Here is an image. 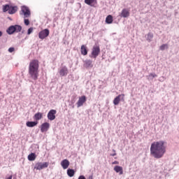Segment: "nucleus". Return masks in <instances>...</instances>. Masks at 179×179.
<instances>
[{
	"instance_id": "1",
	"label": "nucleus",
	"mask_w": 179,
	"mask_h": 179,
	"mask_svg": "<svg viewBox=\"0 0 179 179\" xmlns=\"http://www.w3.org/2000/svg\"><path fill=\"white\" fill-rule=\"evenodd\" d=\"M166 143L163 141H155L150 146V155L155 159H162L166 153Z\"/></svg>"
},
{
	"instance_id": "2",
	"label": "nucleus",
	"mask_w": 179,
	"mask_h": 179,
	"mask_svg": "<svg viewBox=\"0 0 179 179\" xmlns=\"http://www.w3.org/2000/svg\"><path fill=\"white\" fill-rule=\"evenodd\" d=\"M38 68H40V63L37 59H33L29 62V75L34 80L38 79Z\"/></svg>"
},
{
	"instance_id": "3",
	"label": "nucleus",
	"mask_w": 179,
	"mask_h": 179,
	"mask_svg": "<svg viewBox=\"0 0 179 179\" xmlns=\"http://www.w3.org/2000/svg\"><path fill=\"white\" fill-rule=\"evenodd\" d=\"M50 164L48 162H37L34 166L35 170H43V169H47Z\"/></svg>"
},
{
	"instance_id": "4",
	"label": "nucleus",
	"mask_w": 179,
	"mask_h": 179,
	"mask_svg": "<svg viewBox=\"0 0 179 179\" xmlns=\"http://www.w3.org/2000/svg\"><path fill=\"white\" fill-rule=\"evenodd\" d=\"M48 36H50V30L48 29H45L38 33V38L41 40H44V38H46Z\"/></svg>"
},
{
	"instance_id": "5",
	"label": "nucleus",
	"mask_w": 179,
	"mask_h": 179,
	"mask_svg": "<svg viewBox=\"0 0 179 179\" xmlns=\"http://www.w3.org/2000/svg\"><path fill=\"white\" fill-rule=\"evenodd\" d=\"M21 12L22 13H20V15H24V19H26V17H30L31 13H30V10L27 8V6H22L21 8Z\"/></svg>"
},
{
	"instance_id": "6",
	"label": "nucleus",
	"mask_w": 179,
	"mask_h": 179,
	"mask_svg": "<svg viewBox=\"0 0 179 179\" xmlns=\"http://www.w3.org/2000/svg\"><path fill=\"white\" fill-rule=\"evenodd\" d=\"M91 54L92 58H97V57H99V54H100V46L94 45Z\"/></svg>"
},
{
	"instance_id": "7",
	"label": "nucleus",
	"mask_w": 179,
	"mask_h": 179,
	"mask_svg": "<svg viewBox=\"0 0 179 179\" xmlns=\"http://www.w3.org/2000/svg\"><path fill=\"white\" fill-rule=\"evenodd\" d=\"M124 97H125V94H119L116 96L113 100L114 106H118L120 104V101H121V100H124Z\"/></svg>"
},
{
	"instance_id": "8",
	"label": "nucleus",
	"mask_w": 179,
	"mask_h": 179,
	"mask_svg": "<svg viewBox=\"0 0 179 179\" xmlns=\"http://www.w3.org/2000/svg\"><path fill=\"white\" fill-rule=\"evenodd\" d=\"M55 114H57L56 110H50L48 113V119L50 121H54V120H55Z\"/></svg>"
},
{
	"instance_id": "9",
	"label": "nucleus",
	"mask_w": 179,
	"mask_h": 179,
	"mask_svg": "<svg viewBox=\"0 0 179 179\" xmlns=\"http://www.w3.org/2000/svg\"><path fill=\"white\" fill-rule=\"evenodd\" d=\"M86 96H82L79 98L78 101H77V107H82L85 103H86Z\"/></svg>"
},
{
	"instance_id": "10",
	"label": "nucleus",
	"mask_w": 179,
	"mask_h": 179,
	"mask_svg": "<svg viewBox=\"0 0 179 179\" xmlns=\"http://www.w3.org/2000/svg\"><path fill=\"white\" fill-rule=\"evenodd\" d=\"M50 129V123L48 122H45L43 123L41 126V132H47Z\"/></svg>"
},
{
	"instance_id": "11",
	"label": "nucleus",
	"mask_w": 179,
	"mask_h": 179,
	"mask_svg": "<svg viewBox=\"0 0 179 179\" xmlns=\"http://www.w3.org/2000/svg\"><path fill=\"white\" fill-rule=\"evenodd\" d=\"M60 76H66L68 73H69V71H68V68L66 66H63L59 72Z\"/></svg>"
},
{
	"instance_id": "12",
	"label": "nucleus",
	"mask_w": 179,
	"mask_h": 179,
	"mask_svg": "<svg viewBox=\"0 0 179 179\" xmlns=\"http://www.w3.org/2000/svg\"><path fill=\"white\" fill-rule=\"evenodd\" d=\"M85 3L90 6H92L93 8H96V6L97 5V0H85Z\"/></svg>"
},
{
	"instance_id": "13",
	"label": "nucleus",
	"mask_w": 179,
	"mask_h": 179,
	"mask_svg": "<svg viewBox=\"0 0 179 179\" xmlns=\"http://www.w3.org/2000/svg\"><path fill=\"white\" fill-rule=\"evenodd\" d=\"M129 10L124 8L122 10L120 16L121 17H129Z\"/></svg>"
},
{
	"instance_id": "14",
	"label": "nucleus",
	"mask_w": 179,
	"mask_h": 179,
	"mask_svg": "<svg viewBox=\"0 0 179 179\" xmlns=\"http://www.w3.org/2000/svg\"><path fill=\"white\" fill-rule=\"evenodd\" d=\"M69 164H70V163L68 159H64L61 162V166L64 169V170H66V169H68V167H69Z\"/></svg>"
},
{
	"instance_id": "15",
	"label": "nucleus",
	"mask_w": 179,
	"mask_h": 179,
	"mask_svg": "<svg viewBox=\"0 0 179 179\" xmlns=\"http://www.w3.org/2000/svg\"><path fill=\"white\" fill-rule=\"evenodd\" d=\"M17 12V6H10L8 9V13L10 15H13L14 13H16Z\"/></svg>"
},
{
	"instance_id": "16",
	"label": "nucleus",
	"mask_w": 179,
	"mask_h": 179,
	"mask_svg": "<svg viewBox=\"0 0 179 179\" xmlns=\"http://www.w3.org/2000/svg\"><path fill=\"white\" fill-rule=\"evenodd\" d=\"M114 170L115 171L116 173H120V176H122V174H124V171L122 169V166H115L114 167Z\"/></svg>"
},
{
	"instance_id": "17",
	"label": "nucleus",
	"mask_w": 179,
	"mask_h": 179,
	"mask_svg": "<svg viewBox=\"0 0 179 179\" xmlns=\"http://www.w3.org/2000/svg\"><path fill=\"white\" fill-rule=\"evenodd\" d=\"M36 157H37V155H36V153L31 152L28 155V160H29V162H34Z\"/></svg>"
},
{
	"instance_id": "18",
	"label": "nucleus",
	"mask_w": 179,
	"mask_h": 179,
	"mask_svg": "<svg viewBox=\"0 0 179 179\" xmlns=\"http://www.w3.org/2000/svg\"><path fill=\"white\" fill-rule=\"evenodd\" d=\"M34 118L36 121H40L43 118V113L38 112L34 115Z\"/></svg>"
},
{
	"instance_id": "19",
	"label": "nucleus",
	"mask_w": 179,
	"mask_h": 179,
	"mask_svg": "<svg viewBox=\"0 0 179 179\" xmlns=\"http://www.w3.org/2000/svg\"><path fill=\"white\" fill-rule=\"evenodd\" d=\"M81 54L82 55H87V47L85 45H81Z\"/></svg>"
},
{
	"instance_id": "20",
	"label": "nucleus",
	"mask_w": 179,
	"mask_h": 179,
	"mask_svg": "<svg viewBox=\"0 0 179 179\" xmlns=\"http://www.w3.org/2000/svg\"><path fill=\"white\" fill-rule=\"evenodd\" d=\"M106 23L108 24H111V23H113V15H109L106 17Z\"/></svg>"
},
{
	"instance_id": "21",
	"label": "nucleus",
	"mask_w": 179,
	"mask_h": 179,
	"mask_svg": "<svg viewBox=\"0 0 179 179\" xmlns=\"http://www.w3.org/2000/svg\"><path fill=\"white\" fill-rule=\"evenodd\" d=\"M38 122H27L26 125L29 128H33V127H36L37 125Z\"/></svg>"
},
{
	"instance_id": "22",
	"label": "nucleus",
	"mask_w": 179,
	"mask_h": 179,
	"mask_svg": "<svg viewBox=\"0 0 179 179\" xmlns=\"http://www.w3.org/2000/svg\"><path fill=\"white\" fill-rule=\"evenodd\" d=\"M85 68H93V64L92 60H87L85 62Z\"/></svg>"
},
{
	"instance_id": "23",
	"label": "nucleus",
	"mask_w": 179,
	"mask_h": 179,
	"mask_svg": "<svg viewBox=\"0 0 179 179\" xmlns=\"http://www.w3.org/2000/svg\"><path fill=\"white\" fill-rule=\"evenodd\" d=\"M67 176H69V177H73V176H75V171L73 169H69L67 170Z\"/></svg>"
},
{
	"instance_id": "24",
	"label": "nucleus",
	"mask_w": 179,
	"mask_h": 179,
	"mask_svg": "<svg viewBox=\"0 0 179 179\" xmlns=\"http://www.w3.org/2000/svg\"><path fill=\"white\" fill-rule=\"evenodd\" d=\"M15 26H10L8 29H7V33L8 34H13L15 32Z\"/></svg>"
},
{
	"instance_id": "25",
	"label": "nucleus",
	"mask_w": 179,
	"mask_h": 179,
	"mask_svg": "<svg viewBox=\"0 0 179 179\" xmlns=\"http://www.w3.org/2000/svg\"><path fill=\"white\" fill-rule=\"evenodd\" d=\"M152 39H153V34L148 33L147 35V41H149V43H150V41H152Z\"/></svg>"
},
{
	"instance_id": "26",
	"label": "nucleus",
	"mask_w": 179,
	"mask_h": 179,
	"mask_svg": "<svg viewBox=\"0 0 179 179\" xmlns=\"http://www.w3.org/2000/svg\"><path fill=\"white\" fill-rule=\"evenodd\" d=\"M14 29L16 33H19L20 31H22V27L20 25L14 26Z\"/></svg>"
},
{
	"instance_id": "27",
	"label": "nucleus",
	"mask_w": 179,
	"mask_h": 179,
	"mask_svg": "<svg viewBox=\"0 0 179 179\" xmlns=\"http://www.w3.org/2000/svg\"><path fill=\"white\" fill-rule=\"evenodd\" d=\"M167 48H169V45L167 44H163L159 47V50H161V51H164Z\"/></svg>"
},
{
	"instance_id": "28",
	"label": "nucleus",
	"mask_w": 179,
	"mask_h": 179,
	"mask_svg": "<svg viewBox=\"0 0 179 179\" xmlns=\"http://www.w3.org/2000/svg\"><path fill=\"white\" fill-rule=\"evenodd\" d=\"M10 6H9V5H6L3 6V12H8L9 11V8Z\"/></svg>"
},
{
	"instance_id": "29",
	"label": "nucleus",
	"mask_w": 179,
	"mask_h": 179,
	"mask_svg": "<svg viewBox=\"0 0 179 179\" xmlns=\"http://www.w3.org/2000/svg\"><path fill=\"white\" fill-rule=\"evenodd\" d=\"M24 22L26 26H29L30 24V21L29 20V19H24Z\"/></svg>"
},
{
	"instance_id": "30",
	"label": "nucleus",
	"mask_w": 179,
	"mask_h": 179,
	"mask_svg": "<svg viewBox=\"0 0 179 179\" xmlns=\"http://www.w3.org/2000/svg\"><path fill=\"white\" fill-rule=\"evenodd\" d=\"M31 33H33V27H30V28L28 29L27 34H28V35H30V34H31Z\"/></svg>"
},
{
	"instance_id": "31",
	"label": "nucleus",
	"mask_w": 179,
	"mask_h": 179,
	"mask_svg": "<svg viewBox=\"0 0 179 179\" xmlns=\"http://www.w3.org/2000/svg\"><path fill=\"white\" fill-rule=\"evenodd\" d=\"M13 51H15V48H10L8 49V52H13Z\"/></svg>"
},
{
	"instance_id": "32",
	"label": "nucleus",
	"mask_w": 179,
	"mask_h": 179,
	"mask_svg": "<svg viewBox=\"0 0 179 179\" xmlns=\"http://www.w3.org/2000/svg\"><path fill=\"white\" fill-rule=\"evenodd\" d=\"M149 76H152V78H156V76H157V75H156L155 73H150L149 75Z\"/></svg>"
},
{
	"instance_id": "33",
	"label": "nucleus",
	"mask_w": 179,
	"mask_h": 179,
	"mask_svg": "<svg viewBox=\"0 0 179 179\" xmlns=\"http://www.w3.org/2000/svg\"><path fill=\"white\" fill-rule=\"evenodd\" d=\"M78 179H86V178L85 177V176H80L78 177Z\"/></svg>"
},
{
	"instance_id": "34",
	"label": "nucleus",
	"mask_w": 179,
	"mask_h": 179,
	"mask_svg": "<svg viewBox=\"0 0 179 179\" xmlns=\"http://www.w3.org/2000/svg\"><path fill=\"white\" fill-rule=\"evenodd\" d=\"M110 156H113V157H114V156H117V153H114V154H110Z\"/></svg>"
},
{
	"instance_id": "35",
	"label": "nucleus",
	"mask_w": 179,
	"mask_h": 179,
	"mask_svg": "<svg viewBox=\"0 0 179 179\" xmlns=\"http://www.w3.org/2000/svg\"><path fill=\"white\" fill-rule=\"evenodd\" d=\"M113 164H118V162L117 161H115L114 162H113Z\"/></svg>"
},
{
	"instance_id": "36",
	"label": "nucleus",
	"mask_w": 179,
	"mask_h": 179,
	"mask_svg": "<svg viewBox=\"0 0 179 179\" xmlns=\"http://www.w3.org/2000/svg\"><path fill=\"white\" fill-rule=\"evenodd\" d=\"M13 176H12V175H10L8 178H6V179H12Z\"/></svg>"
},
{
	"instance_id": "37",
	"label": "nucleus",
	"mask_w": 179,
	"mask_h": 179,
	"mask_svg": "<svg viewBox=\"0 0 179 179\" xmlns=\"http://www.w3.org/2000/svg\"><path fill=\"white\" fill-rule=\"evenodd\" d=\"M87 179H93V176H90Z\"/></svg>"
},
{
	"instance_id": "38",
	"label": "nucleus",
	"mask_w": 179,
	"mask_h": 179,
	"mask_svg": "<svg viewBox=\"0 0 179 179\" xmlns=\"http://www.w3.org/2000/svg\"><path fill=\"white\" fill-rule=\"evenodd\" d=\"M2 36V31H0V37Z\"/></svg>"
},
{
	"instance_id": "39",
	"label": "nucleus",
	"mask_w": 179,
	"mask_h": 179,
	"mask_svg": "<svg viewBox=\"0 0 179 179\" xmlns=\"http://www.w3.org/2000/svg\"><path fill=\"white\" fill-rule=\"evenodd\" d=\"M114 153H115V150H113Z\"/></svg>"
}]
</instances>
